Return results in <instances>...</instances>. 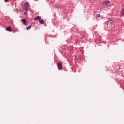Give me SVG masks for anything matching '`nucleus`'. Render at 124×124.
Segmentation results:
<instances>
[{
    "instance_id": "nucleus-1",
    "label": "nucleus",
    "mask_w": 124,
    "mask_h": 124,
    "mask_svg": "<svg viewBox=\"0 0 124 124\" xmlns=\"http://www.w3.org/2000/svg\"><path fill=\"white\" fill-rule=\"evenodd\" d=\"M22 8L25 11H30V4H29V3L28 2L24 3Z\"/></svg>"
},
{
    "instance_id": "nucleus-2",
    "label": "nucleus",
    "mask_w": 124,
    "mask_h": 124,
    "mask_svg": "<svg viewBox=\"0 0 124 124\" xmlns=\"http://www.w3.org/2000/svg\"><path fill=\"white\" fill-rule=\"evenodd\" d=\"M106 24H107L108 27H109V28H112V25H113V20H108V21L106 22Z\"/></svg>"
},
{
    "instance_id": "nucleus-3",
    "label": "nucleus",
    "mask_w": 124,
    "mask_h": 124,
    "mask_svg": "<svg viewBox=\"0 0 124 124\" xmlns=\"http://www.w3.org/2000/svg\"><path fill=\"white\" fill-rule=\"evenodd\" d=\"M57 67L59 69V70H62V65L60 62L57 63Z\"/></svg>"
},
{
    "instance_id": "nucleus-4",
    "label": "nucleus",
    "mask_w": 124,
    "mask_h": 124,
    "mask_svg": "<svg viewBox=\"0 0 124 124\" xmlns=\"http://www.w3.org/2000/svg\"><path fill=\"white\" fill-rule=\"evenodd\" d=\"M6 30L7 31H9V32H11V31H12V29L10 27H7Z\"/></svg>"
},
{
    "instance_id": "nucleus-5",
    "label": "nucleus",
    "mask_w": 124,
    "mask_h": 124,
    "mask_svg": "<svg viewBox=\"0 0 124 124\" xmlns=\"http://www.w3.org/2000/svg\"><path fill=\"white\" fill-rule=\"evenodd\" d=\"M111 2H110V1L108 0H107V1H105L104 2V3L105 5H108V4H110Z\"/></svg>"
},
{
    "instance_id": "nucleus-6",
    "label": "nucleus",
    "mask_w": 124,
    "mask_h": 124,
    "mask_svg": "<svg viewBox=\"0 0 124 124\" xmlns=\"http://www.w3.org/2000/svg\"><path fill=\"white\" fill-rule=\"evenodd\" d=\"M39 23L40 24H41V25L44 24V20L43 19H42V20H39Z\"/></svg>"
},
{
    "instance_id": "nucleus-7",
    "label": "nucleus",
    "mask_w": 124,
    "mask_h": 124,
    "mask_svg": "<svg viewBox=\"0 0 124 124\" xmlns=\"http://www.w3.org/2000/svg\"><path fill=\"white\" fill-rule=\"evenodd\" d=\"M41 18V17H40V16H37L34 18V20H36V21H39V20H40V19Z\"/></svg>"
},
{
    "instance_id": "nucleus-8",
    "label": "nucleus",
    "mask_w": 124,
    "mask_h": 124,
    "mask_svg": "<svg viewBox=\"0 0 124 124\" xmlns=\"http://www.w3.org/2000/svg\"><path fill=\"white\" fill-rule=\"evenodd\" d=\"M121 15H122V16H123V15H124V9H122L121 11Z\"/></svg>"
},
{
    "instance_id": "nucleus-9",
    "label": "nucleus",
    "mask_w": 124,
    "mask_h": 124,
    "mask_svg": "<svg viewBox=\"0 0 124 124\" xmlns=\"http://www.w3.org/2000/svg\"><path fill=\"white\" fill-rule=\"evenodd\" d=\"M21 22H22V23H23V24H26V20L24 19H22L21 20Z\"/></svg>"
},
{
    "instance_id": "nucleus-10",
    "label": "nucleus",
    "mask_w": 124,
    "mask_h": 124,
    "mask_svg": "<svg viewBox=\"0 0 124 124\" xmlns=\"http://www.w3.org/2000/svg\"><path fill=\"white\" fill-rule=\"evenodd\" d=\"M31 28V25H29L26 27V30H30V29Z\"/></svg>"
},
{
    "instance_id": "nucleus-11",
    "label": "nucleus",
    "mask_w": 124,
    "mask_h": 124,
    "mask_svg": "<svg viewBox=\"0 0 124 124\" xmlns=\"http://www.w3.org/2000/svg\"><path fill=\"white\" fill-rule=\"evenodd\" d=\"M96 17H97V18H100L101 16H100V14H97V15H96Z\"/></svg>"
},
{
    "instance_id": "nucleus-12",
    "label": "nucleus",
    "mask_w": 124,
    "mask_h": 124,
    "mask_svg": "<svg viewBox=\"0 0 124 124\" xmlns=\"http://www.w3.org/2000/svg\"><path fill=\"white\" fill-rule=\"evenodd\" d=\"M27 11H25L24 13V14H28V12H27Z\"/></svg>"
},
{
    "instance_id": "nucleus-13",
    "label": "nucleus",
    "mask_w": 124,
    "mask_h": 124,
    "mask_svg": "<svg viewBox=\"0 0 124 124\" xmlns=\"http://www.w3.org/2000/svg\"><path fill=\"white\" fill-rule=\"evenodd\" d=\"M9 0H4L5 2H8Z\"/></svg>"
},
{
    "instance_id": "nucleus-14",
    "label": "nucleus",
    "mask_w": 124,
    "mask_h": 124,
    "mask_svg": "<svg viewBox=\"0 0 124 124\" xmlns=\"http://www.w3.org/2000/svg\"><path fill=\"white\" fill-rule=\"evenodd\" d=\"M35 1H38V0H34Z\"/></svg>"
},
{
    "instance_id": "nucleus-15",
    "label": "nucleus",
    "mask_w": 124,
    "mask_h": 124,
    "mask_svg": "<svg viewBox=\"0 0 124 124\" xmlns=\"http://www.w3.org/2000/svg\"><path fill=\"white\" fill-rule=\"evenodd\" d=\"M47 41V39H45V41H46H46Z\"/></svg>"
}]
</instances>
